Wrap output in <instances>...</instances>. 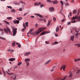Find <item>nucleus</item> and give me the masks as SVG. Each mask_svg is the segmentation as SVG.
Segmentation results:
<instances>
[{
	"label": "nucleus",
	"mask_w": 80,
	"mask_h": 80,
	"mask_svg": "<svg viewBox=\"0 0 80 80\" xmlns=\"http://www.w3.org/2000/svg\"><path fill=\"white\" fill-rule=\"evenodd\" d=\"M53 4H57V3H58V1L57 0H55L54 1L52 2Z\"/></svg>",
	"instance_id": "nucleus-7"
},
{
	"label": "nucleus",
	"mask_w": 80,
	"mask_h": 80,
	"mask_svg": "<svg viewBox=\"0 0 80 80\" xmlns=\"http://www.w3.org/2000/svg\"><path fill=\"white\" fill-rule=\"evenodd\" d=\"M19 10L20 11H22V8H20Z\"/></svg>",
	"instance_id": "nucleus-50"
},
{
	"label": "nucleus",
	"mask_w": 80,
	"mask_h": 80,
	"mask_svg": "<svg viewBox=\"0 0 80 80\" xmlns=\"http://www.w3.org/2000/svg\"><path fill=\"white\" fill-rule=\"evenodd\" d=\"M66 67V65H63L62 66H61V70H62V69H63L64 71H65V68Z\"/></svg>",
	"instance_id": "nucleus-4"
},
{
	"label": "nucleus",
	"mask_w": 80,
	"mask_h": 80,
	"mask_svg": "<svg viewBox=\"0 0 80 80\" xmlns=\"http://www.w3.org/2000/svg\"><path fill=\"white\" fill-rule=\"evenodd\" d=\"M25 29H26L23 28L22 29V32H23V31H25Z\"/></svg>",
	"instance_id": "nucleus-45"
},
{
	"label": "nucleus",
	"mask_w": 80,
	"mask_h": 80,
	"mask_svg": "<svg viewBox=\"0 0 80 80\" xmlns=\"http://www.w3.org/2000/svg\"><path fill=\"white\" fill-rule=\"evenodd\" d=\"M79 13H80V11H78V13H77L78 16L79 15Z\"/></svg>",
	"instance_id": "nucleus-42"
},
{
	"label": "nucleus",
	"mask_w": 80,
	"mask_h": 80,
	"mask_svg": "<svg viewBox=\"0 0 80 80\" xmlns=\"http://www.w3.org/2000/svg\"><path fill=\"white\" fill-rule=\"evenodd\" d=\"M80 16H78V17L77 18V19H78V20H80Z\"/></svg>",
	"instance_id": "nucleus-38"
},
{
	"label": "nucleus",
	"mask_w": 80,
	"mask_h": 80,
	"mask_svg": "<svg viewBox=\"0 0 80 80\" xmlns=\"http://www.w3.org/2000/svg\"><path fill=\"white\" fill-rule=\"evenodd\" d=\"M25 25L26 26V27H28V22H26L25 23Z\"/></svg>",
	"instance_id": "nucleus-26"
},
{
	"label": "nucleus",
	"mask_w": 80,
	"mask_h": 80,
	"mask_svg": "<svg viewBox=\"0 0 80 80\" xmlns=\"http://www.w3.org/2000/svg\"><path fill=\"white\" fill-rule=\"evenodd\" d=\"M18 47L19 48H20L21 47V45H20V44H19L18 45Z\"/></svg>",
	"instance_id": "nucleus-35"
},
{
	"label": "nucleus",
	"mask_w": 80,
	"mask_h": 80,
	"mask_svg": "<svg viewBox=\"0 0 80 80\" xmlns=\"http://www.w3.org/2000/svg\"><path fill=\"white\" fill-rule=\"evenodd\" d=\"M15 60V58H11L9 59V60L11 61H13V60Z\"/></svg>",
	"instance_id": "nucleus-13"
},
{
	"label": "nucleus",
	"mask_w": 80,
	"mask_h": 80,
	"mask_svg": "<svg viewBox=\"0 0 80 80\" xmlns=\"http://www.w3.org/2000/svg\"><path fill=\"white\" fill-rule=\"evenodd\" d=\"M66 5H67V6H68L69 5V4L68 3H67L66 4Z\"/></svg>",
	"instance_id": "nucleus-56"
},
{
	"label": "nucleus",
	"mask_w": 80,
	"mask_h": 80,
	"mask_svg": "<svg viewBox=\"0 0 80 80\" xmlns=\"http://www.w3.org/2000/svg\"><path fill=\"white\" fill-rule=\"evenodd\" d=\"M7 73H8V75H13V73H10V72H7Z\"/></svg>",
	"instance_id": "nucleus-21"
},
{
	"label": "nucleus",
	"mask_w": 80,
	"mask_h": 80,
	"mask_svg": "<svg viewBox=\"0 0 80 80\" xmlns=\"http://www.w3.org/2000/svg\"><path fill=\"white\" fill-rule=\"evenodd\" d=\"M17 28H15V29H13V34H12V35L13 36L16 35V33H17Z\"/></svg>",
	"instance_id": "nucleus-2"
},
{
	"label": "nucleus",
	"mask_w": 80,
	"mask_h": 80,
	"mask_svg": "<svg viewBox=\"0 0 80 80\" xmlns=\"http://www.w3.org/2000/svg\"><path fill=\"white\" fill-rule=\"evenodd\" d=\"M34 5H39L38 4V3L36 2L34 3Z\"/></svg>",
	"instance_id": "nucleus-33"
},
{
	"label": "nucleus",
	"mask_w": 80,
	"mask_h": 80,
	"mask_svg": "<svg viewBox=\"0 0 80 80\" xmlns=\"http://www.w3.org/2000/svg\"><path fill=\"white\" fill-rule=\"evenodd\" d=\"M80 72V70H77V71L76 72V73H79Z\"/></svg>",
	"instance_id": "nucleus-27"
},
{
	"label": "nucleus",
	"mask_w": 80,
	"mask_h": 80,
	"mask_svg": "<svg viewBox=\"0 0 80 80\" xmlns=\"http://www.w3.org/2000/svg\"><path fill=\"white\" fill-rule=\"evenodd\" d=\"M70 39L72 40V41H73L74 40V36H71L70 38Z\"/></svg>",
	"instance_id": "nucleus-12"
},
{
	"label": "nucleus",
	"mask_w": 80,
	"mask_h": 80,
	"mask_svg": "<svg viewBox=\"0 0 80 80\" xmlns=\"http://www.w3.org/2000/svg\"><path fill=\"white\" fill-rule=\"evenodd\" d=\"M15 5H19V3H18L17 2H16L15 3Z\"/></svg>",
	"instance_id": "nucleus-41"
},
{
	"label": "nucleus",
	"mask_w": 80,
	"mask_h": 80,
	"mask_svg": "<svg viewBox=\"0 0 80 80\" xmlns=\"http://www.w3.org/2000/svg\"><path fill=\"white\" fill-rule=\"evenodd\" d=\"M56 32H58V31H59V28L58 27L56 28Z\"/></svg>",
	"instance_id": "nucleus-18"
},
{
	"label": "nucleus",
	"mask_w": 80,
	"mask_h": 80,
	"mask_svg": "<svg viewBox=\"0 0 80 80\" xmlns=\"http://www.w3.org/2000/svg\"><path fill=\"white\" fill-rule=\"evenodd\" d=\"M0 31H1V32H3V30L0 28Z\"/></svg>",
	"instance_id": "nucleus-49"
},
{
	"label": "nucleus",
	"mask_w": 80,
	"mask_h": 80,
	"mask_svg": "<svg viewBox=\"0 0 80 80\" xmlns=\"http://www.w3.org/2000/svg\"><path fill=\"white\" fill-rule=\"evenodd\" d=\"M19 20H22V18L21 17L19 18Z\"/></svg>",
	"instance_id": "nucleus-48"
},
{
	"label": "nucleus",
	"mask_w": 80,
	"mask_h": 80,
	"mask_svg": "<svg viewBox=\"0 0 80 80\" xmlns=\"http://www.w3.org/2000/svg\"><path fill=\"white\" fill-rule=\"evenodd\" d=\"M23 27L25 29H26L27 28V27H26V26H25V24H24V23H23Z\"/></svg>",
	"instance_id": "nucleus-24"
},
{
	"label": "nucleus",
	"mask_w": 80,
	"mask_h": 80,
	"mask_svg": "<svg viewBox=\"0 0 80 80\" xmlns=\"http://www.w3.org/2000/svg\"><path fill=\"white\" fill-rule=\"evenodd\" d=\"M36 15H38V17H40V18H42V17H43L42 16H41V15L39 14H36Z\"/></svg>",
	"instance_id": "nucleus-17"
},
{
	"label": "nucleus",
	"mask_w": 80,
	"mask_h": 80,
	"mask_svg": "<svg viewBox=\"0 0 80 80\" xmlns=\"http://www.w3.org/2000/svg\"><path fill=\"white\" fill-rule=\"evenodd\" d=\"M7 29L8 30V32H9V33H10L12 35V31H11L10 29L8 28H7Z\"/></svg>",
	"instance_id": "nucleus-6"
},
{
	"label": "nucleus",
	"mask_w": 80,
	"mask_h": 80,
	"mask_svg": "<svg viewBox=\"0 0 80 80\" xmlns=\"http://www.w3.org/2000/svg\"><path fill=\"white\" fill-rule=\"evenodd\" d=\"M45 29V28H42L39 29L38 31L37 32H35V35H38L39 33H40V32L43 31Z\"/></svg>",
	"instance_id": "nucleus-1"
},
{
	"label": "nucleus",
	"mask_w": 80,
	"mask_h": 80,
	"mask_svg": "<svg viewBox=\"0 0 80 80\" xmlns=\"http://www.w3.org/2000/svg\"><path fill=\"white\" fill-rule=\"evenodd\" d=\"M77 16H75V17H74V18H75V19H76V18H78V17H77Z\"/></svg>",
	"instance_id": "nucleus-55"
},
{
	"label": "nucleus",
	"mask_w": 80,
	"mask_h": 80,
	"mask_svg": "<svg viewBox=\"0 0 80 80\" xmlns=\"http://www.w3.org/2000/svg\"><path fill=\"white\" fill-rule=\"evenodd\" d=\"M65 21V19H63L62 20V22H63Z\"/></svg>",
	"instance_id": "nucleus-63"
},
{
	"label": "nucleus",
	"mask_w": 80,
	"mask_h": 80,
	"mask_svg": "<svg viewBox=\"0 0 80 80\" xmlns=\"http://www.w3.org/2000/svg\"><path fill=\"white\" fill-rule=\"evenodd\" d=\"M3 72L4 75H6V73H5V71H4V70H3Z\"/></svg>",
	"instance_id": "nucleus-37"
},
{
	"label": "nucleus",
	"mask_w": 80,
	"mask_h": 80,
	"mask_svg": "<svg viewBox=\"0 0 80 80\" xmlns=\"http://www.w3.org/2000/svg\"><path fill=\"white\" fill-rule=\"evenodd\" d=\"M13 22L14 23H15V24H16V23H17V24H18V23L20 22V21H19V20H15V21H13Z\"/></svg>",
	"instance_id": "nucleus-5"
},
{
	"label": "nucleus",
	"mask_w": 80,
	"mask_h": 80,
	"mask_svg": "<svg viewBox=\"0 0 80 80\" xmlns=\"http://www.w3.org/2000/svg\"><path fill=\"white\" fill-rule=\"evenodd\" d=\"M27 13H24L23 14V16H26V15H27Z\"/></svg>",
	"instance_id": "nucleus-53"
},
{
	"label": "nucleus",
	"mask_w": 80,
	"mask_h": 80,
	"mask_svg": "<svg viewBox=\"0 0 80 80\" xmlns=\"http://www.w3.org/2000/svg\"><path fill=\"white\" fill-rule=\"evenodd\" d=\"M20 2L21 3H24V4H25V2H24L23 1H20Z\"/></svg>",
	"instance_id": "nucleus-39"
},
{
	"label": "nucleus",
	"mask_w": 80,
	"mask_h": 80,
	"mask_svg": "<svg viewBox=\"0 0 80 80\" xmlns=\"http://www.w3.org/2000/svg\"><path fill=\"white\" fill-rule=\"evenodd\" d=\"M28 35H34V33L33 32H29L28 33Z\"/></svg>",
	"instance_id": "nucleus-15"
},
{
	"label": "nucleus",
	"mask_w": 80,
	"mask_h": 80,
	"mask_svg": "<svg viewBox=\"0 0 80 80\" xmlns=\"http://www.w3.org/2000/svg\"><path fill=\"white\" fill-rule=\"evenodd\" d=\"M17 78V76L15 75V77L14 78H13V79H15V78Z\"/></svg>",
	"instance_id": "nucleus-46"
},
{
	"label": "nucleus",
	"mask_w": 80,
	"mask_h": 80,
	"mask_svg": "<svg viewBox=\"0 0 80 80\" xmlns=\"http://www.w3.org/2000/svg\"><path fill=\"white\" fill-rule=\"evenodd\" d=\"M72 12L73 14L76 13H77V10H76V9H74L73 11Z\"/></svg>",
	"instance_id": "nucleus-14"
},
{
	"label": "nucleus",
	"mask_w": 80,
	"mask_h": 80,
	"mask_svg": "<svg viewBox=\"0 0 80 80\" xmlns=\"http://www.w3.org/2000/svg\"><path fill=\"white\" fill-rule=\"evenodd\" d=\"M30 52H26L24 54V56H28L29 55V54H30Z\"/></svg>",
	"instance_id": "nucleus-8"
},
{
	"label": "nucleus",
	"mask_w": 80,
	"mask_h": 80,
	"mask_svg": "<svg viewBox=\"0 0 80 80\" xmlns=\"http://www.w3.org/2000/svg\"><path fill=\"white\" fill-rule=\"evenodd\" d=\"M40 7H43V4H42L40 5Z\"/></svg>",
	"instance_id": "nucleus-43"
},
{
	"label": "nucleus",
	"mask_w": 80,
	"mask_h": 80,
	"mask_svg": "<svg viewBox=\"0 0 80 80\" xmlns=\"http://www.w3.org/2000/svg\"><path fill=\"white\" fill-rule=\"evenodd\" d=\"M22 62H19L18 63V66H19V65H21V64H22Z\"/></svg>",
	"instance_id": "nucleus-25"
},
{
	"label": "nucleus",
	"mask_w": 80,
	"mask_h": 80,
	"mask_svg": "<svg viewBox=\"0 0 80 80\" xmlns=\"http://www.w3.org/2000/svg\"><path fill=\"white\" fill-rule=\"evenodd\" d=\"M31 18H35V16H31Z\"/></svg>",
	"instance_id": "nucleus-51"
},
{
	"label": "nucleus",
	"mask_w": 80,
	"mask_h": 80,
	"mask_svg": "<svg viewBox=\"0 0 80 80\" xmlns=\"http://www.w3.org/2000/svg\"><path fill=\"white\" fill-rule=\"evenodd\" d=\"M58 35L57 34H55V37H58Z\"/></svg>",
	"instance_id": "nucleus-54"
},
{
	"label": "nucleus",
	"mask_w": 80,
	"mask_h": 80,
	"mask_svg": "<svg viewBox=\"0 0 80 80\" xmlns=\"http://www.w3.org/2000/svg\"><path fill=\"white\" fill-rule=\"evenodd\" d=\"M50 25V21H48V24H47V26L48 27V26H49Z\"/></svg>",
	"instance_id": "nucleus-20"
},
{
	"label": "nucleus",
	"mask_w": 80,
	"mask_h": 80,
	"mask_svg": "<svg viewBox=\"0 0 80 80\" xmlns=\"http://www.w3.org/2000/svg\"><path fill=\"white\" fill-rule=\"evenodd\" d=\"M58 42H55L53 45H57V44H58Z\"/></svg>",
	"instance_id": "nucleus-30"
},
{
	"label": "nucleus",
	"mask_w": 80,
	"mask_h": 80,
	"mask_svg": "<svg viewBox=\"0 0 80 80\" xmlns=\"http://www.w3.org/2000/svg\"><path fill=\"white\" fill-rule=\"evenodd\" d=\"M17 20H19V19L18 18H17Z\"/></svg>",
	"instance_id": "nucleus-64"
},
{
	"label": "nucleus",
	"mask_w": 80,
	"mask_h": 80,
	"mask_svg": "<svg viewBox=\"0 0 80 80\" xmlns=\"http://www.w3.org/2000/svg\"><path fill=\"white\" fill-rule=\"evenodd\" d=\"M9 8H10V9H12V7L10 6Z\"/></svg>",
	"instance_id": "nucleus-59"
},
{
	"label": "nucleus",
	"mask_w": 80,
	"mask_h": 80,
	"mask_svg": "<svg viewBox=\"0 0 80 80\" xmlns=\"http://www.w3.org/2000/svg\"><path fill=\"white\" fill-rule=\"evenodd\" d=\"M75 46H78V47H80V44H77L75 45Z\"/></svg>",
	"instance_id": "nucleus-23"
},
{
	"label": "nucleus",
	"mask_w": 80,
	"mask_h": 80,
	"mask_svg": "<svg viewBox=\"0 0 80 80\" xmlns=\"http://www.w3.org/2000/svg\"><path fill=\"white\" fill-rule=\"evenodd\" d=\"M32 31H33V29H31L30 30L29 32L32 33Z\"/></svg>",
	"instance_id": "nucleus-44"
},
{
	"label": "nucleus",
	"mask_w": 80,
	"mask_h": 80,
	"mask_svg": "<svg viewBox=\"0 0 80 80\" xmlns=\"http://www.w3.org/2000/svg\"><path fill=\"white\" fill-rule=\"evenodd\" d=\"M49 10L50 12H53V11H54L55 9H54V8H53V7H51L49 8Z\"/></svg>",
	"instance_id": "nucleus-3"
},
{
	"label": "nucleus",
	"mask_w": 80,
	"mask_h": 80,
	"mask_svg": "<svg viewBox=\"0 0 80 80\" xmlns=\"http://www.w3.org/2000/svg\"><path fill=\"white\" fill-rule=\"evenodd\" d=\"M30 60V59L29 58H26L25 59V61L26 63H27L28 62L27 61H28V62H29Z\"/></svg>",
	"instance_id": "nucleus-9"
},
{
	"label": "nucleus",
	"mask_w": 80,
	"mask_h": 80,
	"mask_svg": "<svg viewBox=\"0 0 80 80\" xmlns=\"http://www.w3.org/2000/svg\"><path fill=\"white\" fill-rule=\"evenodd\" d=\"M38 39V38H37V39H36V42H37V39Z\"/></svg>",
	"instance_id": "nucleus-60"
},
{
	"label": "nucleus",
	"mask_w": 80,
	"mask_h": 80,
	"mask_svg": "<svg viewBox=\"0 0 80 80\" xmlns=\"http://www.w3.org/2000/svg\"><path fill=\"white\" fill-rule=\"evenodd\" d=\"M55 19H56V18H54L53 19V20H54V21H55Z\"/></svg>",
	"instance_id": "nucleus-57"
},
{
	"label": "nucleus",
	"mask_w": 80,
	"mask_h": 80,
	"mask_svg": "<svg viewBox=\"0 0 80 80\" xmlns=\"http://www.w3.org/2000/svg\"><path fill=\"white\" fill-rule=\"evenodd\" d=\"M12 18L11 17H8L7 18V19H8V20H11Z\"/></svg>",
	"instance_id": "nucleus-28"
},
{
	"label": "nucleus",
	"mask_w": 80,
	"mask_h": 80,
	"mask_svg": "<svg viewBox=\"0 0 80 80\" xmlns=\"http://www.w3.org/2000/svg\"><path fill=\"white\" fill-rule=\"evenodd\" d=\"M72 20H75V17H73L72 18Z\"/></svg>",
	"instance_id": "nucleus-47"
},
{
	"label": "nucleus",
	"mask_w": 80,
	"mask_h": 80,
	"mask_svg": "<svg viewBox=\"0 0 80 80\" xmlns=\"http://www.w3.org/2000/svg\"><path fill=\"white\" fill-rule=\"evenodd\" d=\"M72 77V73H71L70 74V75H69V77Z\"/></svg>",
	"instance_id": "nucleus-29"
},
{
	"label": "nucleus",
	"mask_w": 80,
	"mask_h": 80,
	"mask_svg": "<svg viewBox=\"0 0 80 80\" xmlns=\"http://www.w3.org/2000/svg\"><path fill=\"white\" fill-rule=\"evenodd\" d=\"M3 21L4 22H5V23H6V24H7V25H10V22H7L5 20H4Z\"/></svg>",
	"instance_id": "nucleus-11"
},
{
	"label": "nucleus",
	"mask_w": 80,
	"mask_h": 80,
	"mask_svg": "<svg viewBox=\"0 0 80 80\" xmlns=\"http://www.w3.org/2000/svg\"><path fill=\"white\" fill-rule=\"evenodd\" d=\"M46 33V32L45 31L42 32V33L41 34V35H44V34H45Z\"/></svg>",
	"instance_id": "nucleus-19"
},
{
	"label": "nucleus",
	"mask_w": 80,
	"mask_h": 80,
	"mask_svg": "<svg viewBox=\"0 0 80 80\" xmlns=\"http://www.w3.org/2000/svg\"><path fill=\"white\" fill-rule=\"evenodd\" d=\"M48 2L50 3H52V1L50 0H47Z\"/></svg>",
	"instance_id": "nucleus-34"
},
{
	"label": "nucleus",
	"mask_w": 80,
	"mask_h": 80,
	"mask_svg": "<svg viewBox=\"0 0 80 80\" xmlns=\"http://www.w3.org/2000/svg\"><path fill=\"white\" fill-rule=\"evenodd\" d=\"M35 25L36 26V28H37V27H38V24L36 23L35 24Z\"/></svg>",
	"instance_id": "nucleus-36"
},
{
	"label": "nucleus",
	"mask_w": 80,
	"mask_h": 80,
	"mask_svg": "<svg viewBox=\"0 0 80 80\" xmlns=\"http://www.w3.org/2000/svg\"><path fill=\"white\" fill-rule=\"evenodd\" d=\"M0 25L1 26H3V24H2V23H0Z\"/></svg>",
	"instance_id": "nucleus-58"
},
{
	"label": "nucleus",
	"mask_w": 80,
	"mask_h": 80,
	"mask_svg": "<svg viewBox=\"0 0 80 80\" xmlns=\"http://www.w3.org/2000/svg\"><path fill=\"white\" fill-rule=\"evenodd\" d=\"M69 14H70V16H72V13H71V12H70Z\"/></svg>",
	"instance_id": "nucleus-61"
},
{
	"label": "nucleus",
	"mask_w": 80,
	"mask_h": 80,
	"mask_svg": "<svg viewBox=\"0 0 80 80\" xmlns=\"http://www.w3.org/2000/svg\"><path fill=\"white\" fill-rule=\"evenodd\" d=\"M78 61H80V58L78 59Z\"/></svg>",
	"instance_id": "nucleus-62"
},
{
	"label": "nucleus",
	"mask_w": 80,
	"mask_h": 80,
	"mask_svg": "<svg viewBox=\"0 0 80 80\" xmlns=\"http://www.w3.org/2000/svg\"><path fill=\"white\" fill-rule=\"evenodd\" d=\"M4 31L6 33H7V34L8 33V30L6 29V28H4Z\"/></svg>",
	"instance_id": "nucleus-10"
},
{
	"label": "nucleus",
	"mask_w": 80,
	"mask_h": 80,
	"mask_svg": "<svg viewBox=\"0 0 80 80\" xmlns=\"http://www.w3.org/2000/svg\"><path fill=\"white\" fill-rule=\"evenodd\" d=\"M11 12H13V13L15 12V11L14 10H12L11 11Z\"/></svg>",
	"instance_id": "nucleus-31"
},
{
	"label": "nucleus",
	"mask_w": 80,
	"mask_h": 80,
	"mask_svg": "<svg viewBox=\"0 0 80 80\" xmlns=\"http://www.w3.org/2000/svg\"><path fill=\"white\" fill-rule=\"evenodd\" d=\"M27 67H28V66L29 65V62H27Z\"/></svg>",
	"instance_id": "nucleus-40"
},
{
	"label": "nucleus",
	"mask_w": 80,
	"mask_h": 80,
	"mask_svg": "<svg viewBox=\"0 0 80 80\" xmlns=\"http://www.w3.org/2000/svg\"><path fill=\"white\" fill-rule=\"evenodd\" d=\"M60 2L62 6H63V1H60Z\"/></svg>",
	"instance_id": "nucleus-22"
},
{
	"label": "nucleus",
	"mask_w": 80,
	"mask_h": 80,
	"mask_svg": "<svg viewBox=\"0 0 80 80\" xmlns=\"http://www.w3.org/2000/svg\"><path fill=\"white\" fill-rule=\"evenodd\" d=\"M12 46H15V42H14L12 44Z\"/></svg>",
	"instance_id": "nucleus-32"
},
{
	"label": "nucleus",
	"mask_w": 80,
	"mask_h": 80,
	"mask_svg": "<svg viewBox=\"0 0 80 80\" xmlns=\"http://www.w3.org/2000/svg\"><path fill=\"white\" fill-rule=\"evenodd\" d=\"M51 61V60H49L47 61L46 62H45V65H47V64H48V63H49Z\"/></svg>",
	"instance_id": "nucleus-16"
},
{
	"label": "nucleus",
	"mask_w": 80,
	"mask_h": 80,
	"mask_svg": "<svg viewBox=\"0 0 80 80\" xmlns=\"http://www.w3.org/2000/svg\"><path fill=\"white\" fill-rule=\"evenodd\" d=\"M74 61L75 62H77L78 61V59H75V60H74Z\"/></svg>",
	"instance_id": "nucleus-52"
}]
</instances>
